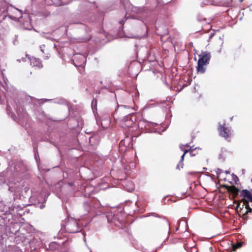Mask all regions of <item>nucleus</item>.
Here are the masks:
<instances>
[{
    "label": "nucleus",
    "instance_id": "1",
    "mask_svg": "<svg viewBox=\"0 0 252 252\" xmlns=\"http://www.w3.org/2000/svg\"><path fill=\"white\" fill-rule=\"evenodd\" d=\"M64 226L66 232L68 233H77L81 230L77 220L73 218L69 219Z\"/></svg>",
    "mask_w": 252,
    "mask_h": 252
},
{
    "label": "nucleus",
    "instance_id": "2",
    "mask_svg": "<svg viewBox=\"0 0 252 252\" xmlns=\"http://www.w3.org/2000/svg\"><path fill=\"white\" fill-rule=\"evenodd\" d=\"M28 57V60H30V64L32 66H36V67H37L39 68H42L43 67V65L41 63V62L40 61V60L38 59H36L35 58H33V57H32L31 58H30L29 57V55H26V58H22L21 60L20 59H18L17 60V62H20L21 61H22L23 62H26V58Z\"/></svg>",
    "mask_w": 252,
    "mask_h": 252
},
{
    "label": "nucleus",
    "instance_id": "3",
    "mask_svg": "<svg viewBox=\"0 0 252 252\" xmlns=\"http://www.w3.org/2000/svg\"><path fill=\"white\" fill-rule=\"evenodd\" d=\"M220 134L225 139H227L231 135V129L229 127H225L220 125L218 127Z\"/></svg>",
    "mask_w": 252,
    "mask_h": 252
},
{
    "label": "nucleus",
    "instance_id": "4",
    "mask_svg": "<svg viewBox=\"0 0 252 252\" xmlns=\"http://www.w3.org/2000/svg\"><path fill=\"white\" fill-rule=\"evenodd\" d=\"M211 57L210 53H204L199 55V59L198 61V63H202L207 64L209 63V61Z\"/></svg>",
    "mask_w": 252,
    "mask_h": 252
},
{
    "label": "nucleus",
    "instance_id": "5",
    "mask_svg": "<svg viewBox=\"0 0 252 252\" xmlns=\"http://www.w3.org/2000/svg\"><path fill=\"white\" fill-rule=\"evenodd\" d=\"M79 60V61L78 63V64H76L75 63H74L75 65L81 66L86 61V57L85 56L80 54L74 55L73 59V62H77V60Z\"/></svg>",
    "mask_w": 252,
    "mask_h": 252
},
{
    "label": "nucleus",
    "instance_id": "6",
    "mask_svg": "<svg viewBox=\"0 0 252 252\" xmlns=\"http://www.w3.org/2000/svg\"><path fill=\"white\" fill-rule=\"evenodd\" d=\"M225 188L228 192H230L231 193H232L234 197H236L238 195V193L240 191L239 189L234 186H226Z\"/></svg>",
    "mask_w": 252,
    "mask_h": 252
},
{
    "label": "nucleus",
    "instance_id": "7",
    "mask_svg": "<svg viewBox=\"0 0 252 252\" xmlns=\"http://www.w3.org/2000/svg\"><path fill=\"white\" fill-rule=\"evenodd\" d=\"M241 196H243V199L246 198L249 201L252 202V194L251 192L247 189H243L241 191Z\"/></svg>",
    "mask_w": 252,
    "mask_h": 252
},
{
    "label": "nucleus",
    "instance_id": "8",
    "mask_svg": "<svg viewBox=\"0 0 252 252\" xmlns=\"http://www.w3.org/2000/svg\"><path fill=\"white\" fill-rule=\"evenodd\" d=\"M44 102L53 101L54 103H59V104H64L69 108V103L63 98H57L55 100L45 99L44 100Z\"/></svg>",
    "mask_w": 252,
    "mask_h": 252
},
{
    "label": "nucleus",
    "instance_id": "9",
    "mask_svg": "<svg viewBox=\"0 0 252 252\" xmlns=\"http://www.w3.org/2000/svg\"><path fill=\"white\" fill-rule=\"evenodd\" d=\"M20 188L19 185H16L14 186L13 185H10L9 186V189L8 190L11 192H13L14 194L18 193L20 191Z\"/></svg>",
    "mask_w": 252,
    "mask_h": 252
},
{
    "label": "nucleus",
    "instance_id": "10",
    "mask_svg": "<svg viewBox=\"0 0 252 252\" xmlns=\"http://www.w3.org/2000/svg\"><path fill=\"white\" fill-rule=\"evenodd\" d=\"M92 202L90 199H88L83 204V207L87 212H89L92 208Z\"/></svg>",
    "mask_w": 252,
    "mask_h": 252
},
{
    "label": "nucleus",
    "instance_id": "11",
    "mask_svg": "<svg viewBox=\"0 0 252 252\" xmlns=\"http://www.w3.org/2000/svg\"><path fill=\"white\" fill-rule=\"evenodd\" d=\"M206 64H202V63H197V66L196 67V69L198 73H203L206 70L205 67H204L205 65Z\"/></svg>",
    "mask_w": 252,
    "mask_h": 252
},
{
    "label": "nucleus",
    "instance_id": "12",
    "mask_svg": "<svg viewBox=\"0 0 252 252\" xmlns=\"http://www.w3.org/2000/svg\"><path fill=\"white\" fill-rule=\"evenodd\" d=\"M15 109L19 117H22L23 116L22 113L24 112V109L23 108V107L21 105L16 104V106H15Z\"/></svg>",
    "mask_w": 252,
    "mask_h": 252
},
{
    "label": "nucleus",
    "instance_id": "13",
    "mask_svg": "<svg viewBox=\"0 0 252 252\" xmlns=\"http://www.w3.org/2000/svg\"><path fill=\"white\" fill-rule=\"evenodd\" d=\"M71 0H57L54 2V3L58 6L61 5H64L69 3Z\"/></svg>",
    "mask_w": 252,
    "mask_h": 252
},
{
    "label": "nucleus",
    "instance_id": "14",
    "mask_svg": "<svg viewBox=\"0 0 252 252\" xmlns=\"http://www.w3.org/2000/svg\"><path fill=\"white\" fill-rule=\"evenodd\" d=\"M190 150H191V149H187V150H185V152L184 153L183 155L181 156V160L177 166V168H178L179 170L180 169V164H182V167H183L184 164H183V161L184 160L185 156L186 154V153H187L189 151H190Z\"/></svg>",
    "mask_w": 252,
    "mask_h": 252
},
{
    "label": "nucleus",
    "instance_id": "15",
    "mask_svg": "<svg viewBox=\"0 0 252 252\" xmlns=\"http://www.w3.org/2000/svg\"><path fill=\"white\" fill-rule=\"evenodd\" d=\"M106 217L107 219L108 222L109 223L113 222L117 219V218L115 215H112V214L107 215Z\"/></svg>",
    "mask_w": 252,
    "mask_h": 252
},
{
    "label": "nucleus",
    "instance_id": "16",
    "mask_svg": "<svg viewBox=\"0 0 252 252\" xmlns=\"http://www.w3.org/2000/svg\"><path fill=\"white\" fill-rule=\"evenodd\" d=\"M129 120H135V117L133 114H129L126 116L123 119V122H126Z\"/></svg>",
    "mask_w": 252,
    "mask_h": 252
},
{
    "label": "nucleus",
    "instance_id": "17",
    "mask_svg": "<svg viewBox=\"0 0 252 252\" xmlns=\"http://www.w3.org/2000/svg\"><path fill=\"white\" fill-rule=\"evenodd\" d=\"M242 201L243 202L244 204L246 206V208L248 210L246 211V214H247L249 212H251L252 211V209L250 207L248 200L246 199H242Z\"/></svg>",
    "mask_w": 252,
    "mask_h": 252
},
{
    "label": "nucleus",
    "instance_id": "18",
    "mask_svg": "<svg viewBox=\"0 0 252 252\" xmlns=\"http://www.w3.org/2000/svg\"><path fill=\"white\" fill-rule=\"evenodd\" d=\"M59 248V245L57 243L53 242L51 243L49 245V248L51 250H54Z\"/></svg>",
    "mask_w": 252,
    "mask_h": 252
},
{
    "label": "nucleus",
    "instance_id": "19",
    "mask_svg": "<svg viewBox=\"0 0 252 252\" xmlns=\"http://www.w3.org/2000/svg\"><path fill=\"white\" fill-rule=\"evenodd\" d=\"M128 185H126V187H126V189L129 192H131V191H132V190H134V185L131 182L128 183Z\"/></svg>",
    "mask_w": 252,
    "mask_h": 252
},
{
    "label": "nucleus",
    "instance_id": "20",
    "mask_svg": "<svg viewBox=\"0 0 252 252\" xmlns=\"http://www.w3.org/2000/svg\"><path fill=\"white\" fill-rule=\"evenodd\" d=\"M135 120H128L127 122H124V125L126 127H132Z\"/></svg>",
    "mask_w": 252,
    "mask_h": 252
},
{
    "label": "nucleus",
    "instance_id": "21",
    "mask_svg": "<svg viewBox=\"0 0 252 252\" xmlns=\"http://www.w3.org/2000/svg\"><path fill=\"white\" fill-rule=\"evenodd\" d=\"M243 244V242H238L235 245H233V249L234 251H235L237 249L240 248L242 247Z\"/></svg>",
    "mask_w": 252,
    "mask_h": 252
},
{
    "label": "nucleus",
    "instance_id": "22",
    "mask_svg": "<svg viewBox=\"0 0 252 252\" xmlns=\"http://www.w3.org/2000/svg\"><path fill=\"white\" fill-rule=\"evenodd\" d=\"M5 183V179L2 173H0V185H2Z\"/></svg>",
    "mask_w": 252,
    "mask_h": 252
},
{
    "label": "nucleus",
    "instance_id": "23",
    "mask_svg": "<svg viewBox=\"0 0 252 252\" xmlns=\"http://www.w3.org/2000/svg\"><path fill=\"white\" fill-rule=\"evenodd\" d=\"M97 101L95 99H94L92 102V108L94 109L96 105Z\"/></svg>",
    "mask_w": 252,
    "mask_h": 252
},
{
    "label": "nucleus",
    "instance_id": "24",
    "mask_svg": "<svg viewBox=\"0 0 252 252\" xmlns=\"http://www.w3.org/2000/svg\"><path fill=\"white\" fill-rule=\"evenodd\" d=\"M196 149V148L193 149V147H190V148H189V149H191V150H190V151H189V152H190V156H195V154H194L193 153V150H194V149Z\"/></svg>",
    "mask_w": 252,
    "mask_h": 252
},
{
    "label": "nucleus",
    "instance_id": "25",
    "mask_svg": "<svg viewBox=\"0 0 252 252\" xmlns=\"http://www.w3.org/2000/svg\"><path fill=\"white\" fill-rule=\"evenodd\" d=\"M20 12V14L21 15H23V14H28V15H29L30 13H29V12L27 11V10H25L24 12L22 10H18Z\"/></svg>",
    "mask_w": 252,
    "mask_h": 252
},
{
    "label": "nucleus",
    "instance_id": "26",
    "mask_svg": "<svg viewBox=\"0 0 252 252\" xmlns=\"http://www.w3.org/2000/svg\"><path fill=\"white\" fill-rule=\"evenodd\" d=\"M233 180L234 181L236 184H237V181L239 180L237 176L235 175H233L232 176Z\"/></svg>",
    "mask_w": 252,
    "mask_h": 252
},
{
    "label": "nucleus",
    "instance_id": "27",
    "mask_svg": "<svg viewBox=\"0 0 252 252\" xmlns=\"http://www.w3.org/2000/svg\"><path fill=\"white\" fill-rule=\"evenodd\" d=\"M6 110L7 111V113L8 114V115H9L10 113H11V108L9 104L7 105Z\"/></svg>",
    "mask_w": 252,
    "mask_h": 252
},
{
    "label": "nucleus",
    "instance_id": "28",
    "mask_svg": "<svg viewBox=\"0 0 252 252\" xmlns=\"http://www.w3.org/2000/svg\"><path fill=\"white\" fill-rule=\"evenodd\" d=\"M126 17H124V18H123V19H122V20L120 21V24L122 25H123L124 24V23L126 22Z\"/></svg>",
    "mask_w": 252,
    "mask_h": 252
},
{
    "label": "nucleus",
    "instance_id": "29",
    "mask_svg": "<svg viewBox=\"0 0 252 252\" xmlns=\"http://www.w3.org/2000/svg\"><path fill=\"white\" fill-rule=\"evenodd\" d=\"M222 172H223V171L221 169H220V168L217 169V171L216 173L218 175H220Z\"/></svg>",
    "mask_w": 252,
    "mask_h": 252
},
{
    "label": "nucleus",
    "instance_id": "30",
    "mask_svg": "<svg viewBox=\"0 0 252 252\" xmlns=\"http://www.w3.org/2000/svg\"><path fill=\"white\" fill-rule=\"evenodd\" d=\"M202 17H199V18H198V21H200V22H201V21H205L206 20V19L205 18H202Z\"/></svg>",
    "mask_w": 252,
    "mask_h": 252
},
{
    "label": "nucleus",
    "instance_id": "31",
    "mask_svg": "<svg viewBox=\"0 0 252 252\" xmlns=\"http://www.w3.org/2000/svg\"><path fill=\"white\" fill-rule=\"evenodd\" d=\"M184 145H181L180 146V148L181 150L185 152V150H186L184 149Z\"/></svg>",
    "mask_w": 252,
    "mask_h": 252
},
{
    "label": "nucleus",
    "instance_id": "32",
    "mask_svg": "<svg viewBox=\"0 0 252 252\" xmlns=\"http://www.w3.org/2000/svg\"><path fill=\"white\" fill-rule=\"evenodd\" d=\"M43 47H44V46L43 45V46H41L40 47V50L41 52H43Z\"/></svg>",
    "mask_w": 252,
    "mask_h": 252
},
{
    "label": "nucleus",
    "instance_id": "33",
    "mask_svg": "<svg viewBox=\"0 0 252 252\" xmlns=\"http://www.w3.org/2000/svg\"><path fill=\"white\" fill-rule=\"evenodd\" d=\"M9 17L11 18V19H12V20H17L16 17Z\"/></svg>",
    "mask_w": 252,
    "mask_h": 252
},
{
    "label": "nucleus",
    "instance_id": "34",
    "mask_svg": "<svg viewBox=\"0 0 252 252\" xmlns=\"http://www.w3.org/2000/svg\"><path fill=\"white\" fill-rule=\"evenodd\" d=\"M93 138H94V137H93V136H91V137H90V138H89V142H90V143H91V140H92V139H93Z\"/></svg>",
    "mask_w": 252,
    "mask_h": 252
},
{
    "label": "nucleus",
    "instance_id": "35",
    "mask_svg": "<svg viewBox=\"0 0 252 252\" xmlns=\"http://www.w3.org/2000/svg\"><path fill=\"white\" fill-rule=\"evenodd\" d=\"M152 214L155 217H158V215L155 213H152Z\"/></svg>",
    "mask_w": 252,
    "mask_h": 252
},
{
    "label": "nucleus",
    "instance_id": "36",
    "mask_svg": "<svg viewBox=\"0 0 252 252\" xmlns=\"http://www.w3.org/2000/svg\"><path fill=\"white\" fill-rule=\"evenodd\" d=\"M184 147H189L190 146L189 144H186L185 145H184Z\"/></svg>",
    "mask_w": 252,
    "mask_h": 252
},
{
    "label": "nucleus",
    "instance_id": "37",
    "mask_svg": "<svg viewBox=\"0 0 252 252\" xmlns=\"http://www.w3.org/2000/svg\"><path fill=\"white\" fill-rule=\"evenodd\" d=\"M225 173L226 174H229V172L228 171H227V170H226V171H225Z\"/></svg>",
    "mask_w": 252,
    "mask_h": 252
},
{
    "label": "nucleus",
    "instance_id": "38",
    "mask_svg": "<svg viewBox=\"0 0 252 252\" xmlns=\"http://www.w3.org/2000/svg\"><path fill=\"white\" fill-rule=\"evenodd\" d=\"M128 37H130V38H136V36H128Z\"/></svg>",
    "mask_w": 252,
    "mask_h": 252
},
{
    "label": "nucleus",
    "instance_id": "39",
    "mask_svg": "<svg viewBox=\"0 0 252 252\" xmlns=\"http://www.w3.org/2000/svg\"><path fill=\"white\" fill-rule=\"evenodd\" d=\"M43 207H44V206H43V205H41L40 206V208H41V209H42V208H43Z\"/></svg>",
    "mask_w": 252,
    "mask_h": 252
},
{
    "label": "nucleus",
    "instance_id": "40",
    "mask_svg": "<svg viewBox=\"0 0 252 252\" xmlns=\"http://www.w3.org/2000/svg\"><path fill=\"white\" fill-rule=\"evenodd\" d=\"M166 222H167V224L168 225V226H169V223L167 220H166Z\"/></svg>",
    "mask_w": 252,
    "mask_h": 252
},
{
    "label": "nucleus",
    "instance_id": "41",
    "mask_svg": "<svg viewBox=\"0 0 252 252\" xmlns=\"http://www.w3.org/2000/svg\"><path fill=\"white\" fill-rule=\"evenodd\" d=\"M163 35H162V36H161V40H162V39H163Z\"/></svg>",
    "mask_w": 252,
    "mask_h": 252
},
{
    "label": "nucleus",
    "instance_id": "42",
    "mask_svg": "<svg viewBox=\"0 0 252 252\" xmlns=\"http://www.w3.org/2000/svg\"><path fill=\"white\" fill-rule=\"evenodd\" d=\"M152 124V125H153V126L157 125V124Z\"/></svg>",
    "mask_w": 252,
    "mask_h": 252
},
{
    "label": "nucleus",
    "instance_id": "43",
    "mask_svg": "<svg viewBox=\"0 0 252 252\" xmlns=\"http://www.w3.org/2000/svg\"><path fill=\"white\" fill-rule=\"evenodd\" d=\"M242 18L241 17L239 20L241 21V20H242Z\"/></svg>",
    "mask_w": 252,
    "mask_h": 252
},
{
    "label": "nucleus",
    "instance_id": "44",
    "mask_svg": "<svg viewBox=\"0 0 252 252\" xmlns=\"http://www.w3.org/2000/svg\"><path fill=\"white\" fill-rule=\"evenodd\" d=\"M30 17H28V20H30V19L29 18Z\"/></svg>",
    "mask_w": 252,
    "mask_h": 252
},
{
    "label": "nucleus",
    "instance_id": "45",
    "mask_svg": "<svg viewBox=\"0 0 252 252\" xmlns=\"http://www.w3.org/2000/svg\"><path fill=\"white\" fill-rule=\"evenodd\" d=\"M180 166H181V167L182 168V164H180Z\"/></svg>",
    "mask_w": 252,
    "mask_h": 252
},
{
    "label": "nucleus",
    "instance_id": "46",
    "mask_svg": "<svg viewBox=\"0 0 252 252\" xmlns=\"http://www.w3.org/2000/svg\"><path fill=\"white\" fill-rule=\"evenodd\" d=\"M240 1H242L243 0H240Z\"/></svg>",
    "mask_w": 252,
    "mask_h": 252
},
{
    "label": "nucleus",
    "instance_id": "47",
    "mask_svg": "<svg viewBox=\"0 0 252 252\" xmlns=\"http://www.w3.org/2000/svg\"><path fill=\"white\" fill-rule=\"evenodd\" d=\"M90 252H92L91 251Z\"/></svg>",
    "mask_w": 252,
    "mask_h": 252
}]
</instances>
